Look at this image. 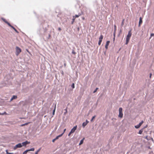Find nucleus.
Returning <instances> with one entry per match:
<instances>
[{"instance_id": "obj_1", "label": "nucleus", "mask_w": 154, "mask_h": 154, "mask_svg": "<svg viewBox=\"0 0 154 154\" xmlns=\"http://www.w3.org/2000/svg\"><path fill=\"white\" fill-rule=\"evenodd\" d=\"M122 107H120L119 109V115L118 116L120 118H122L123 117V114L122 112Z\"/></svg>"}, {"instance_id": "obj_2", "label": "nucleus", "mask_w": 154, "mask_h": 154, "mask_svg": "<svg viewBox=\"0 0 154 154\" xmlns=\"http://www.w3.org/2000/svg\"><path fill=\"white\" fill-rule=\"evenodd\" d=\"M16 55L18 56L21 51V49L19 47L17 46L16 48Z\"/></svg>"}, {"instance_id": "obj_3", "label": "nucleus", "mask_w": 154, "mask_h": 154, "mask_svg": "<svg viewBox=\"0 0 154 154\" xmlns=\"http://www.w3.org/2000/svg\"><path fill=\"white\" fill-rule=\"evenodd\" d=\"M22 146V144L21 143H19L18 144L16 145L14 147V150L16 149L17 148H20Z\"/></svg>"}, {"instance_id": "obj_4", "label": "nucleus", "mask_w": 154, "mask_h": 154, "mask_svg": "<svg viewBox=\"0 0 154 154\" xmlns=\"http://www.w3.org/2000/svg\"><path fill=\"white\" fill-rule=\"evenodd\" d=\"M144 121L143 120H142L141 122L139 123V124L135 126L134 127L136 128H139L140 126L143 123Z\"/></svg>"}, {"instance_id": "obj_5", "label": "nucleus", "mask_w": 154, "mask_h": 154, "mask_svg": "<svg viewBox=\"0 0 154 154\" xmlns=\"http://www.w3.org/2000/svg\"><path fill=\"white\" fill-rule=\"evenodd\" d=\"M131 30L128 31V33L126 37V39H130L132 33L131 32Z\"/></svg>"}, {"instance_id": "obj_6", "label": "nucleus", "mask_w": 154, "mask_h": 154, "mask_svg": "<svg viewBox=\"0 0 154 154\" xmlns=\"http://www.w3.org/2000/svg\"><path fill=\"white\" fill-rule=\"evenodd\" d=\"M103 36L102 35H101L100 37L99 38V41L98 43V44L99 45H100L101 43V42L102 41V40L103 38Z\"/></svg>"}, {"instance_id": "obj_7", "label": "nucleus", "mask_w": 154, "mask_h": 154, "mask_svg": "<svg viewBox=\"0 0 154 154\" xmlns=\"http://www.w3.org/2000/svg\"><path fill=\"white\" fill-rule=\"evenodd\" d=\"M30 142L28 141H26L24 142H23L21 143L22 145V146H25L27 144H29L30 143Z\"/></svg>"}, {"instance_id": "obj_8", "label": "nucleus", "mask_w": 154, "mask_h": 154, "mask_svg": "<svg viewBox=\"0 0 154 154\" xmlns=\"http://www.w3.org/2000/svg\"><path fill=\"white\" fill-rule=\"evenodd\" d=\"M77 128V126L76 125L75 126H74L73 128H72L70 131L72 133H74L75 131L76 130Z\"/></svg>"}, {"instance_id": "obj_9", "label": "nucleus", "mask_w": 154, "mask_h": 154, "mask_svg": "<svg viewBox=\"0 0 154 154\" xmlns=\"http://www.w3.org/2000/svg\"><path fill=\"white\" fill-rule=\"evenodd\" d=\"M143 21H142V17H140L139 18V25H138V26L140 27V26L141 24L142 23Z\"/></svg>"}, {"instance_id": "obj_10", "label": "nucleus", "mask_w": 154, "mask_h": 154, "mask_svg": "<svg viewBox=\"0 0 154 154\" xmlns=\"http://www.w3.org/2000/svg\"><path fill=\"white\" fill-rule=\"evenodd\" d=\"M110 43V41H108L106 42V44L105 46V48L106 49H107L108 48V46L109 44Z\"/></svg>"}, {"instance_id": "obj_11", "label": "nucleus", "mask_w": 154, "mask_h": 154, "mask_svg": "<svg viewBox=\"0 0 154 154\" xmlns=\"http://www.w3.org/2000/svg\"><path fill=\"white\" fill-rule=\"evenodd\" d=\"M17 98V96L16 95H13L12 97L11 98L10 102H11L12 100H13L14 99H16Z\"/></svg>"}, {"instance_id": "obj_12", "label": "nucleus", "mask_w": 154, "mask_h": 154, "mask_svg": "<svg viewBox=\"0 0 154 154\" xmlns=\"http://www.w3.org/2000/svg\"><path fill=\"white\" fill-rule=\"evenodd\" d=\"M84 139V138H83L82 139V140H80V143H79V145H81L83 143Z\"/></svg>"}, {"instance_id": "obj_13", "label": "nucleus", "mask_w": 154, "mask_h": 154, "mask_svg": "<svg viewBox=\"0 0 154 154\" xmlns=\"http://www.w3.org/2000/svg\"><path fill=\"white\" fill-rule=\"evenodd\" d=\"M143 128L140 129V130H139V132H138V134H142L143 131Z\"/></svg>"}, {"instance_id": "obj_14", "label": "nucleus", "mask_w": 154, "mask_h": 154, "mask_svg": "<svg viewBox=\"0 0 154 154\" xmlns=\"http://www.w3.org/2000/svg\"><path fill=\"white\" fill-rule=\"evenodd\" d=\"M56 104H55V106H54V109L53 110V115H54V113H55V109H56Z\"/></svg>"}, {"instance_id": "obj_15", "label": "nucleus", "mask_w": 154, "mask_h": 154, "mask_svg": "<svg viewBox=\"0 0 154 154\" xmlns=\"http://www.w3.org/2000/svg\"><path fill=\"white\" fill-rule=\"evenodd\" d=\"M11 28H12L17 33H18V31L13 26H12Z\"/></svg>"}, {"instance_id": "obj_16", "label": "nucleus", "mask_w": 154, "mask_h": 154, "mask_svg": "<svg viewBox=\"0 0 154 154\" xmlns=\"http://www.w3.org/2000/svg\"><path fill=\"white\" fill-rule=\"evenodd\" d=\"M87 124L85 122H84L82 125V127L83 128H84L87 125Z\"/></svg>"}, {"instance_id": "obj_17", "label": "nucleus", "mask_w": 154, "mask_h": 154, "mask_svg": "<svg viewBox=\"0 0 154 154\" xmlns=\"http://www.w3.org/2000/svg\"><path fill=\"white\" fill-rule=\"evenodd\" d=\"M29 149H27V150H25V151H24L23 152V154H26L27 153V152H29Z\"/></svg>"}, {"instance_id": "obj_18", "label": "nucleus", "mask_w": 154, "mask_h": 154, "mask_svg": "<svg viewBox=\"0 0 154 154\" xmlns=\"http://www.w3.org/2000/svg\"><path fill=\"white\" fill-rule=\"evenodd\" d=\"M6 23H7L9 26L11 27L12 26L9 22H8V21H6Z\"/></svg>"}, {"instance_id": "obj_19", "label": "nucleus", "mask_w": 154, "mask_h": 154, "mask_svg": "<svg viewBox=\"0 0 154 154\" xmlns=\"http://www.w3.org/2000/svg\"><path fill=\"white\" fill-rule=\"evenodd\" d=\"M129 40H130V39H127L126 38V42H125L126 45H127L128 44V42L129 41Z\"/></svg>"}, {"instance_id": "obj_20", "label": "nucleus", "mask_w": 154, "mask_h": 154, "mask_svg": "<svg viewBox=\"0 0 154 154\" xmlns=\"http://www.w3.org/2000/svg\"><path fill=\"white\" fill-rule=\"evenodd\" d=\"M63 133L62 134H61L60 135H59L57 136V137L58 138V139L59 137H61L63 135Z\"/></svg>"}, {"instance_id": "obj_21", "label": "nucleus", "mask_w": 154, "mask_h": 154, "mask_svg": "<svg viewBox=\"0 0 154 154\" xmlns=\"http://www.w3.org/2000/svg\"><path fill=\"white\" fill-rule=\"evenodd\" d=\"M6 153L7 154H14V153L13 152H8V150H7L6 151Z\"/></svg>"}, {"instance_id": "obj_22", "label": "nucleus", "mask_w": 154, "mask_h": 154, "mask_svg": "<svg viewBox=\"0 0 154 154\" xmlns=\"http://www.w3.org/2000/svg\"><path fill=\"white\" fill-rule=\"evenodd\" d=\"M29 123V122H28V123H26L25 124H23L22 125H21V126H24V125H27Z\"/></svg>"}, {"instance_id": "obj_23", "label": "nucleus", "mask_w": 154, "mask_h": 154, "mask_svg": "<svg viewBox=\"0 0 154 154\" xmlns=\"http://www.w3.org/2000/svg\"><path fill=\"white\" fill-rule=\"evenodd\" d=\"M58 139V138H57V137H56L55 138H54V139H53L52 140V142H54V141H55V140H57V139Z\"/></svg>"}, {"instance_id": "obj_24", "label": "nucleus", "mask_w": 154, "mask_h": 154, "mask_svg": "<svg viewBox=\"0 0 154 154\" xmlns=\"http://www.w3.org/2000/svg\"><path fill=\"white\" fill-rule=\"evenodd\" d=\"M41 149V148H39L35 152V154H38V152L40 151Z\"/></svg>"}, {"instance_id": "obj_25", "label": "nucleus", "mask_w": 154, "mask_h": 154, "mask_svg": "<svg viewBox=\"0 0 154 154\" xmlns=\"http://www.w3.org/2000/svg\"><path fill=\"white\" fill-rule=\"evenodd\" d=\"M34 149H35L34 148H32L29 149V151H34Z\"/></svg>"}, {"instance_id": "obj_26", "label": "nucleus", "mask_w": 154, "mask_h": 154, "mask_svg": "<svg viewBox=\"0 0 154 154\" xmlns=\"http://www.w3.org/2000/svg\"><path fill=\"white\" fill-rule=\"evenodd\" d=\"M95 117H96V116H93V117H92V119H91V122L93 121V119H95Z\"/></svg>"}, {"instance_id": "obj_27", "label": "nucleus", "mask_w": 154, "mask_h": 154, "mask_svg": "<svg viewBox=\"0 0 154 154\" xmlns=\"http://www.w3.org/2000/svg\"><path fill=\"white\" fill-rule=\"evenodd\" d=\"M2 20H3V21L5 23H6V21H6V20H5V19H4V18H2Z\"/></svg>"}, {"instance_id": "obj_28", "label": "nucleus", "mask_w": 154, "mask_h": 154, "mask_svg": "<svg viewBox=\"0 0 154 154\" xmlns=\"http://www.w3.org/2000/svg\"><path fill=\"white\" fill-rule=\"evenodd\" d=\"M71 87L73 88H75V84L74 83H72V85H71Z\"/></svg>"}, {"instance_id": "obj_29", "label": "nucleus", "mask_w": 154, "mask_h": 154, "mask_svg": "<svg viewBox=\"0 0 154 154\" xmlns=\"http://www.w3.org/2000/svg\"><path fill=\"white\" fill-rule=\"evenodd\" d=\"M98 89V88H97L94 91H93V93H95L97 91V90Z\"/></svg>"}, {"instance_id": "obj_30", "label": "nucleus", "mask_w": 154, "mask_h": 154, "mask_svg": "<svg viewBox=\"0 0 154 154\" xmlns=\"http://www.w3.org/2000/svg\"><path fill=\"white\" fill-rule=\"evenodd\" d=\"M75 19L74 18H73L72 19V22H71V24H73V23H74V21Z\"/></svg>"}, {"instance_id": "obj_31", "label": "nucleus", "mask_w": 154, "mask_h": 154, "mask_svg": "<svg viewBox=\"0 0 154 154\" xmlns=\"http://www.w3.org/2000/svg\"><path fill=\"white\" fill-rule=\"evenodd\" d=\"M79 17V16L78 15V14H76V15H75V16H73V18H74V17H77H77Z\"/></svg>"}, {"instance_id": "obj_32", "label": "nucleus", "mask_w": 154, "mask_h": 154, "mask_svg": "<svg viewBox=\"0 0 154 154\" xmlns=\"http://www.w3.org/2000/svg\"><path fill=\"white\" fill-rule=\"evenodd\" d=\"M82 11H81V12L79 13L78 14V15L79 16H81L82 15Z\"/></svg>"}, {"instance_id": "obj_33", "label": "nucleus", "mask_w": 154, "mask_h": 154, "mask_svg": "<svg viewBox=\"0 0 154 154\" xmlns=\"http://www.w3.org/2000/svg\"><path fill=\"white\" fill-rule=\"evenodd\" d=\"M144 138L145 139H146L147 140H149L148 138V136H146V137H144Z\"/></svg>"}, {"instance_id": "obj_34", "label": "nucleus", "mask_w": 154, "mask_h": 154, "mask_svg": "<svg viewBox=\"0 0 154 154\" xmlns=\"http://www.w3.org/2000/svg\"><path fill=\"white\" fill-rule=\"evenodd\" d=\"M7 114V113H6L5 112H4L2 113V115H4V114H5V115H6V114Z\"/></svg>"}, {"instance_id": "obj_35", "label": "nucleus", "mask_w": 154, "mask_h": 154, "mask_svg": "<svg viewBox=\"0 0 154 154\" xmlns=\"http://www.w3.org/2000/svg\"><path fill=\"white\" fill-rule=\"evenodd\" d=\"M65 112H64V114H65L67 112V109H65Z\"/></svg>"}, {"instance_id": "obj_36", "label": "nucleus", "mask_w": 154, "mask_h": 154, "mask_svg": "<svg viewBox=\"0 0 154 154\" xmlns=\"http://www.w3.org/2000/svg\"><path fill=\"white\" fill-rule=\"evenodd\" d=\"M153 36H154V34L153 33H151L150 35L151 37H151Z\"/></svg>"}, {"instance_id": "obj_37", "label": "nucleus", "mask_w": 154, "mask_h": 154, "mask_svg": "<svg viewBox=\"0 0 154 154\" xmlns=\"http://www.w3.org/2000/svg\"><path fill=\"white\" fill-rule=\"evenodd\" d=\"M72 134V133L70 131V132L69 133V134H68V136H70V135Z\"/></svg>"}, {"instance_id": "obj_38", "label": "nucleus", "mask_w": 154, "mask_h": 154, "mask_svg": "<svg viewBox=\"0 0 154 154\" xmlns=\"http://www.w3.org/2000/svg\"><path fill=\"white\" fill-rule=\"evenodd\" d=\"M72 54H75L76 53L73 50V51L72 52Z\"/></svg>"}, {"instance_id": "obj_39", "label": "nucleus", "mask_w": 154, "mask_h": 154, "mask_svg": "<svg viewBox=\"0 0 154 154\" xmlns=\"http://www.w3.org/2000/svg\"><path fill=\"white\" fill-rule=\"evenodd\" d=\"M85 122L87 124L89 122V121L87 120H86Z\"/></svg>"}, {"instance_id": "obj_40", "label": "nucleus", "mask_w": 154, "mask_h": 154, "mask_svg": "<svg viewBox=\"0 0 154 154\" xmlns=\"http://www.w3.org/2000/svg\"><path fill=\"white\" fill-rule=\"evenodd\" d=\"M116 25H114V28H115V30H114V31L115 32L116 30Z\"/></svg>"}, {"instance_id": "obj_41", "label": "nucleus", "mask_w": 154, "mask_h": 154, "mask_svg": "<svg viewBox=\"0 0 154 154\" xmlns=\"http://www.w3.org/2000/svg\"><path fill=\"white\" fill-rule=\"evenodd\" d=\"M113 35L114 37H115V31L113 33Z\"/></svg>"}, {"instance_id": "obj_42", "label": "nucleus", "mask_w": 154, "mask_h": 154, "mask_svg": "<svg viewBox=\"0 0 154 154\" xmlns=\"http://www.w3.org/2000/svg\"><path fill=\"white\" fill-rule=\"evenodd\" d=\"M58 29L59 31H60L61 30V29L60 27H59L58 28Z\"/></svg>"}, {"instance_id": "obj_43", "label": "nucleus", "mask_w": 154, "mask_h": 154, "mask_svg": "<svg viewBox=\"0 0 154 154\" xmlns=\"http://www.w3.org/2000/svg\"><path fill=\"white\" fill-rule=\"evenodd\" d=\"M66 130V129H65L64 130V131H63V134L65 132V131Z\"/></svg>"}, {"instance_id": "obj_44", "label": "nucleus", "mask_w": 154, "mask_h": 154, "mask_svg": "<svg viewBox=\"0 0 154 154\" xmlns=\"http://www.w3.org/2000/svg\"><path fill=\"white\" fill-rule=\"evenodd\" d=\"M50 37H51V35L50 34H49V35H48V38H50Z\"/></svg>"}, {"instance_id": "obj_45", "label": "nucleus", "mask_w": 154, "mask_h": 154, "mask_svg": "<svg viewBox=\"0 0 154 154\" xmlns=\"http://www.w3.org/2000/svg\"><path fill=\"white\" fill-rule=\"evenodd\" d=\"M151 140L152 141H153V139L151 137Z\"/></svg>"}, {"instance_id": "obj_46", "label": "nucleus", "mask_w": 154, "mask_h": 154, "mask_svg": "<svg viewBox=\"0 0 154 154\" xmlns=\"http://www.w3.org/2000/svg\"><path fill=\"white\" fill-rule=\"evenodd\" d=\"M82 19H83V20H85V18H84V17H83L82 18Z\"/></svg>"}, {"instance_id": "obj_47", "label": "nucleus", "mask_w": 154, "mask_h": 154, "mask_svg": "<svg viewBox=\"0 0 154 154\" xmlns=\"http://www.w3.org/2000/svg\"><path fill=\"white\" fill-rule=\"evenodd\" d=\"M152 75V74L151 73H150V77H151V75Z\"/></svg>"}, {"instance_id": "obj_48", "label": "nucleus", "mask_w": 154, "mask_h": 154, "mask_svg": "<svg viewBox=\"0 0 154 154\" xmlns=\"http://www.w3.org/2000/svg\"><path fill=\"white\" fill-rule=\"evenodd\" d=\"M147 127V125H146V126H145V127H144L143 129H144V128H146V127Z\"/></svg>"}, {"instance_id": "obj_49", "label": "nucleus", "mask_w": 154, "mask_h": 154, "mask_svg": "<svg viewBox=\"0 0 154 154\" xmlns=\"http://www.w3.org/2000/svg\"><path fill=\"white\" fill-rule=\"evenodd\" d=\"M122 32V30H120V32H119V33H121Z\"/></svg>"}, {"instance_id": "obj_50", "label": "nucleus", "mask_w": 154, "mask_h": 154, "mask_svg": "<svg viewBox=\"0 0 154 154\" xmlns=\"http://www.w3.org/2000/svg\"><path fill=\"white\" fill-rule=\"evenodd\" d=\"M115 37H114L113 38V40L114 41L115 40Z\"/></svg>"}, {"instance_id": "obj_51", "label": "nucleus", "mask_w": 154, "mask_h": 154, "mask_svg": "<svg viewBox=\"0 0 154 154\" xmlns=\"http://www.w3.org/2000/svg\"><path fill=\"white\" fill-rule=\"evenodd\" d=\"M148 148L149 149H150V146H149V147H148Z\"/></svg>"}, {"instance_id": "obj_52", "label": "nucleus", "mask_w": 154, "mask_h": 154, "mask_svg": "<svg viewBox=\"0 0 154 154\" xmlns=\"http://www.w3.org/2000/svg\"><path fill=\"white\" fill-rule=\"evenodd\" d=\"M123 24V21H122V25Z\"/></svg>"}, {"instance_id": "obj_53", "label": "nucleus", "mask_w": 154, "mask_h": 154, "mask_svg": "<svg viewBox=\"0 0 154 154\" xmlns=\"http://www.w3.org/2000/svg\"><path fill=\"white\" fill-rule=\"evenodd\" d=\"M2 113H1L0 112V115H2Z\"/></svg>"}, {"instance_id": "obj_54", "label": "nucleus", "mask_w": 154, "mask_h": 154, "mask_svg": "<svg viewBox=\"0 0 154 154\" xmlns=\"http://www.w3.org/2000/svg\"><path fill=\"white\" fill-rule=\"evenodd\" d=\"M154 142V140H153V141Z\"/></svg>"}]
</instances>
